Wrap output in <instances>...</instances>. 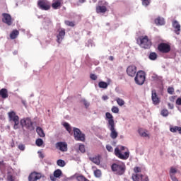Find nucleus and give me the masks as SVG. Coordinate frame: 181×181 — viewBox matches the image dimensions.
Returning a JSON list of instances; mask_svg holds the SVG:
<instances>
[{"label": "nucleus", "instance_id": "2", "mask_svg": "<svg viewBox=\"0 0 181 181\" xmlns=\"http://www.w3.org/2000/svg\"><path fill=\"white\" fill-rule=\"evenodd\" d=\"M111 169L115 175H117V176H122V175L125 173L127 167L124 163H116L112 165Z\"/></svg>", "mask_w": 181, "mask_h": 181}, {"label": "nucleus", "instance_id": "56", "mask_svg": "<svg viewBox=\"0 0 181 181\" xmlns=\"http://www.w3.org/2000/svg\"><path fill=\"white\" fill-rule=\"evenodd\" d=\"M22 104H23V105L26 107V100H22Z\"/></svg>", "mask_w": 181, "mask_h": 181}, {"label": "nucleus", "instance_id": "1", "mask_svg": "<svg viewBox=\"0 0 181 181\" xmlns=\"http://www.w3.org/2000/svg\"><path fill=\"white\" fill-rule=\"evenodd\" d=\"M105 119L107 122V127L109 131H110V138H112V139H117L118 137V132L115 129L114 116L110 112H106Z\"/></svg>", "mask_w": 181, "mask_h": 181}, {"label": "nucleus", "instance_id": "14", "mask_svg": "<svg viewBox=\"0 0 181 181\" xmlns=\"http://www.w3.org/2000/svg\"><path fill=\"white\" fill-rule=\"evenodd\" d=\"M151 100L154 105H158V104L160 103V99L159 98V96H158V93H156V90H153L151 91Z\"/></svg>", "mask_w": 181, "mask_h": 181}, {"label": "nucleus", "instance_id": "54", "mask_svg": "<svg viewBox=\"0 0 181 181\" xmlns=\"http://www.w3.org/2000/svg\"><path fill=\"white\" fill-rule=\"evenodd\" d=\"M108 96L107 95H103L102 97V100H103V101H107V100H108Z\"/></svg>", "mask_w": 181, "mask_h": 181}, {"label": "nucleus", "instance_id": "61", "mask_svg": "<svg viewBox=\"0 0 181 181\" xmlns=\"http://www.w3.org/2000/svg\"><path fill=\"white\" fill-rule=\"evenodd\" d=\"M7 128H8V129H9V128H10V127H9V126H8V127H7Z\"/></svg>", "mask_w": 181, "mask_h": 181}, {"label": "nucleus", "instance_id": "7", "mask_svg": "<svg viewBox=\"0 0 181 181\" xmlns=\"http://www.w3.org/2000/svg\"><path fill=\"white\" fill-rule=\"evenodd\" d=\"M20 124L22 128H26L27 129H30L33 127V122L30 117H24L20 120Z\"/></svg>", "mask_w": 181, "mask_h": 181}, {"label": "nucleus", "instance_id": "47", "mask_svg": "<svg viewBox=\"0 0 181 181\" xmlns=\"http://www.w3.org/2000/svg\"><path fill=\"white\" fill-rule=\"evenodd\" d=\"M106 149L108 152H112L114 151V148H112L111 145H106Z\"/></svg>", "mask_w": 181, "mask_h": 181}, {"label": "nucleus", "instance_id": "28", "mask_svg": "<svg viewBox=\"0 0 181 181\" xmlns=\"http://www.w3.org/2000/svg\"><path fill=\"white\" fill-rule=\"evenodd\" d=\"M36 132L41 138H44V136H45V132H43V129L40 127H37Z\"/></svg>", "mask_w": 181, "mask_h": 181}, {"label": "nucleus", "instance_id": "5", "mask_svg": "<svg viewBox=\"0 0 181 181\" xmlns=\"http://www.w3.org/2000/svg\"><path fill=\"white\" fill-rule=\"evenodd\" d=\"M137 42L141 46V47H143L144 49H149L152 45L151 40H149L146 35L140 37L137 40Z\"/></svg>", "mask_w": 181, "mask_h": 181}, {"label": "nucleus", "instance_id": "62", "mask_svg": "<svg viewBox=\"0 0 181 181\" xmlns=\"http://www.w3.org/2000/svg\"><path fill=\"white\" fill-rule=\"evenodd\" d=\"M14 54H16V52H14Z\"/></svg>", "mask_w": 181, "mask_h": 181}, {"label": "nucleus", "instance_id": "36", "mask_svg": "<svg viewBox=\"0 0 181 181\" xmlns=\"http://www.w3.org/2000/svg\"><path fill=\"white\" fill-rule=\"evenodd\" d=\"M81 103H83L85 108H88L90 107V103H88L86 99H82Z\"/></svg>", "mask_w": 181, "mask_h": 181}, {"label": "nucleus", "instance_id": "40", "mask_svg": "<svg viewBox=\"0 0 181 181\" xmlns=\"http://www.w3.org/2000/svg\"><path fill=\"white\" fill-rule=\"evenodd\" d=\"M94 175L95 176V177H101V170L98 169L95 170Z\"/></svg>", "mask_w": 181, "mask_h": 181}, {"label": "nucleus", "instance_id": "6", "mask_svg": "<svg viewBox=\"0 0 181 181\" xmlns=\"http://www.w3.org/2000/svg\"><path fill=\"white\" fill-rule=\"evenodd\" d=\"M134 81L138 86H142L145 83V72L139 71L134 78Z\"/></svg>", "mask_w": 181, "mask_h": 181}, {"label": "nucleus", "instance_id": "3", "mask_svg": "<svg viewBox=\"0 0 181 181\" xmlns=\"http://www.w3.org/2000/svg\"><path fill=\"white\" fill-rule=\"evenodd\" d=\"M125 149H127V147L124 146H119V147H116L115 148V156L119 158V159H122L123 160H127V159H128V158H129V151H127L124 152L123 154L122 151H125Z\"/></svg>", "mask_w": 181, "mask_h": 181}, {"label": "nucleus", "instance_id": "24", "mask_svg": "<svg viewBox=\"0 0 181 181\" xmlns=\"http://www.w3.org/2000/svg\"><path fill=\"white\" fill-rule=\"evenodd\" d=\"M170 132L175 133L178 132V134H181V127L177 126L170 127Z\"/></svg>", "mask_w": 181, "mask_h": 181}, {"label": "nucleus", "instance_id": "15", "mask_svg": "<svg viewBox=\"0 0 181 181\" xmlns=\"http://www.w3.org/2000/svg\"><path fill=\"white\" fill-rule=\"evenodd\" d=\"M127 74L130 77H134L136 74V66L134 65L129 66L127 69Z\"/></svg>", "mask_w": 181, "mask_h": 181}, {"label": "nucleus", "instance_id": "34", "mask_svg": "<svg viewBox=\"0 0 181 181\" xmlns=\"http://www.w3.org/2000/svg\"><path fill=\"white\" fill-rule=\"evenodd\" d=\"M116 101H117L118 105H119L120 107H122V105H124L125 104V101H124V100H122L119 98H117Z\"/></svg>", "mask_w": 181, "mask_h": 181}, {"label": "nucleus", "instance_id": "35", "mask_svg": "<svg viewBox=\"0 0 181 181\" xmlns=\"http://www.w3.org/2000/svg\"><path fill=\"white\" fill-rule=\"evenodd\" d=\"M149 59L150 60H155L156 59H158V54L155 52H151L149 54Z\"/></svg>", "mask_w": 181, "mask_h": 181}, {"label": "nucleus", "instance_id": "42", "mask_svg": "<svg viewBox=\"0 0 181 181\" xmlns=\"http://www.w3.org/2000/svg\"><path fill=\"white\" fill-rule=\"evenodd\" d=\"M78 148H79V151H80L82 153H84V152H86V147L84 146V145L80 144Z\"/></svg>", "mask_w": 181, "mask_h": 181}, {"label": "nucleus", "instance_id": "45", "mask_svg": "<svg viewBox=\"0 0 181 181\" xmlns=\"http://www.w3.org/2000/svg\"><path fill=\"white\" fill-rule=\"evenodd\" d=\"M134 172L135 173L134 175H138V173H139V172H141V168L135 167L134 168Z\"/></svg>", "mask_w": 181, "mask_h": 181}, {"label": "nucleus", "instance_id": "48", "mask_svg": "<svg viewBox=\"0 0 181 181\" xmlns=\"http://www.w3.org/2000/svg\"><path fill=\"white\" fill-rule=\"evenodd\" d=\"M90 78H91V80L95 81V80H97L98 76H97V75H95V74H90Z\"/></svg>", "mask_w": 181, "mask_h": 181}, {"label": "nucleus", "instance_id": "44", "mask_svg": "<svg viewBox=\"0 0 181 181\" xmlns=\"http://www.w3.org/2000/svg\"><path fill=\"white\" fill-rule=\"evenodd\" d=\"M65 25H66L67 26H74V23H73V21H65Z\"/></svg>", "mask_w": 181, "mask_h": 181}, {"label": "nucleus", "instance_id": "60", "mask_svg": "<svg viewBox=\"0 0 181 181\" xmlns=\"http://www.w3.org/2000/svg\"><path fill=\"white\" fill-rule=\"evenodd\" d=\"M140 155H144V152L141 153Z\"/></svg>", "mask_w": 181, "mask_h": 181}, {"label": "nucleus", "instance_id": "11", "mask_svg": "<svg viewBox=\"0 0 181 181\" xmlns=\"http://www.w3.org/2000/svg\"><path fill=\"white\" fill-rule=\"evenodd\" d=\"M62 175V170L57 169L55 171H54L53 174H51L49 175L50 180L57 181L58 179H60Z\"/></svg>", "mask_w": 181, "mask_h": 181}, {"label": "nucleus", "instance_id": "30", "mask_svg": "<svg viewBox=\"0 0 181 181\" xmlns=\"http://www.w3.org/2000/svg\"><path fill=\"white\" fill-rule=\"evenodd\" d=\"M57 165L60 166V168H64L66 166V161L64 160L59 159L57 161Z\"/></svg>", "mask_w": 181, "mask_h": 181}, {"label": "nucleus", "instance_id": "9", "mask_svg": "<svg viewBox=\"0 0 181 181\" xmlns=\"http://www.w3.org/2000/svg\"><path fill=\"white\" fill-rule=\"evenodd\" d=\"M37 5L42 11H49L50 9V2L47 0H39Z\"/></svg>", "mask_w": 181, "mask_h": 181}, {"label": "nucleus", "instance_id": "57", "mask_svg": "<svg viewBox=\"0 0 181 181\" xmlns=\"http://www.w3.org/2000/svg\"><path fill=\"white\" fill-rule=\"evenodd\" d=\"M109 59L111 60V62H112V60H114V57L110 56V57H109Z\"/></svg>", "mask_w": 181, "mask_h": 181}, {"label": "nucleus", "instance_id": "25", "mask_svg": "<svg viewBox=\"0 0 181 181\" xmlns=\"http://www.w3.org/2000/svg\"><path fill=\"white\" fill-rule=\"evenodd\" d=\"M90 160L93 162L95 165H100V156H95L94 157H90Z\"/></svg>", "mask_w": 181, "mask_h": 181}, {"label": "nucleus", "instance_id": "16", "mask_svg": "<svg viewBox=\"0 0 181 181\" xmlns=\"http://www.w3.org/2000/svg\"><path fill=\"white\" fill-rule=\"evenodd\" d=\"M42 178V174L39 173H32L29 177H28V180L29 181H37Z\"/></svg>", "mask_w": 181, "mask_h": 181}, {"label": "nucleus", "instance_id": "22", "mask_svg": "<svg viewBox=\"0 0 181 181\" xmlns=\"http://www.w3.org/2000/svg\"><path fill=\"white\" fill-rule=\"evenodd\" d=\"M155 23L158 26H162L165 25V19L163 18L158 17L155 20Z\"/></svg>", "mask_w": 181, "mask_h": 181}, {"label": "nucleus", "instance_id": "53", "mask_svg": "<svg viewBox=\"0 0 181 181\" xmlns=\"http://www.w3.org/2000/svg\"><path fill=\"white\" fill-rule=\"evenodd\" d=\"M141 181H149V178L147 176H144Z\"/></svg>", "mask_w": 181, "mask_h": 181}, {"label": "nucleus", "instance_id": "26", "mask_svg": "<svg viewBox=\"0 0 181 181\" xmlns=\"http://www.w3.org/2000/svg\"><path fill=\"white\" fill-rule=\"evenodd\" d=\"M19 36V31L18 30H13L10 34L11 39H16Z\"/></svg>", "mask_w": 181, "mask_h": 181}, {"label": "nucleus", "instance_id": "12", "mask_svg": "<svg viewBox=\"0 0 181 181\" xmlns=\"http://www.w3.org/2000/svg\"><path fill=\"white\" fill-rule=\"evenodd\" d=\"M158 50L161 53H169L170 52V45L166 43H161L158 45Z\"/></svg>", "mask_w": 181, "mask_h": 181}, {"label": "nucleus", "instance_id": "46", "mask_svg": "<svg viewBox=\"0 0 181 181\" xmlns=\"http://www.w3.org/2000/svg\"><path fill=\"white\" fill-rule=\"evenodd\" d=\"M168 94H173V93H175V88H172V87H169L168 88Z\"/></svg>", "mask_w": 181, "mask_h": 181}, {"label": "nucleus", "instance_id": "19", "mask_svg": "<svg viewBox=\"0 0 181 181\" xmlns=\"http://www.w3.org/2000/svg\"><path fill=\"white\" fill-rule=\"evenodd\" d=\"M52 6L53 9H59L62 6V0H53Z\"/></svg>", "mask_w": 181, "mask_h": 181}, {"label": "nucleus", "instance_id": "59", "mask_svg": "<svg viewBox=\"0 0 181 181\" xmlns=\"http://www.w3.org/2000/svg\"><path fill=\"white\" fill-rule=\"evenodd\" d=\"M4 163V161H0V165H2Z\"/></svg>", "mask_w": 181, "mask_h": 181}, {"label": "nucleus", "instance_id": "8", "mask_svg": "<svg viewBox=\"0 0 181 181\" xmlns=\"http://www.w3.org/2000/svg\"><path fill=\"white\" fill-rule=\"evenodd\" d=\"M74 136L76 141H81L84 142L86 141V135L81 133V131L78 128H74Z\"/></svg>", "mask_w": 181, "mask_h": 181}, {"label": "nucleus", "instance_id": "58", "mask_svg": "<svg viewBox=\"0 0 181 181\" xmlns=\"http://www.w3.org/2000/svg\"><path fill=\"white\" fill-rule=\"evenodd\" d=\"M81 4H84L86 2V0H78Z\"/></svg>", "mask_w": 181, "mask_h": 181}, {"label": "nucleus", "instance_id": "29", "mask_svg": "<svg viewBox=\"0 0 181 181\" xmlns=\"http://www.w3.org/2000/svg\"><path fill=\"white\" fill-rule=\"evenodd\" d=\"M98 86L100 88H104V89L108 88V83L105 81L99 82Z\"/></svg>", "mask_w": 181, "mask_h": 181}, {"label": "nucleus", "instance_id": "51", "mask_svg": "<svg viewBox=\"0 0 181 181\" xmlns=\"http://www.w3.org/2000/svg\"><path fill=\"white\" fill-rule=\"evenodd\" d=\"M38 154L41 159H43V158H45V155L43 154V153H42V151H38Z\"/></svg>", "mask_w": 181, "mask_h": 181}, {"label": "nucleus", "instance_id": "27", "mask_svg": "<svg viewBox=\"0 0 181 181\" xmlns=\"http://www.w3.org/2000/svg\"><path fill=\"white\" fill-rule=\"evenodd\" d=\"M138 132L141 136H143V138H149V134H148L145 130L139 129Z\"/></svg>", "mask_w": 181, "mask_h": 181}, {"label": "nucleus", "instance_id": "33", "mask_svg": "<svg viewBox=\"0 0 181 181\" xmlns=\"http://www.w3.org/2000/svg\"><path fill=\"white\" fill-rule=\"evenodd\" d=\"M177 173V170L176 168L171 167L170 169V176H175V174Z\"/></svg>", "mask_w": 181, "mask_h": 181}, {"label": "nucleus", "instance_id": "52", "mask_svg": "<svg viewBox=\"0 0 181 181\" xmlns=\"http://www.w3.org/2000/svg\"><path fill=\"white\" fill-rule=\"evenodd\" d=\"M168 105L170 110H173V108L175 107V106L172 103H168Z\"/></svg>", "mask_w": 181, "mask_h": 181}, {"label": "nucleus", "instance_id": "32", "mask_svg": "<svg viewBox=\"0 0 181 181\" xmlns=\"http://www.w3.org/2000/svg\"><path fill=\"white\" fill-rule=\"evenodd\" d=\"M63 126L64 128H66V131L69 132V134L71 133V127H70V124L67 122H64Z\"/></svg>", "mask_w": 181, "mask_h": 181}, {"label": "nucleus", "instance_id": "10", "mask_svg": "<svg viewBox=\"0 0 181 181\" xmlns=\"http://www.w3.org/2000/svg\"><path fill=\"white\" fill-rule=\"evenodd\" d=\"M56 149H59L61 152H67V143L60 141L55 144Z\"/></svg>", "mask_w": 181, "mask_h": 181}, {"label": "nucleus", "instance_id": "38", "mask_svg": "<svg viewBox=\"0 0 181 181\" xmlns=\"http://www.w3.org/2000/svg\"><path fill=\"white\" fill-rule=\"evenodd\" d=\"M37 146H42L43 145V139H37L35 141Z\"/></svg>", "mask_w": 181, "mask_h": 181}, {"label": "nucleus", "instance_id": "37", "mask_svg": "<svg viewBox=\"0 0 181 181\" xmlns=\"http://www.w3.org/2000/svg\"><path fill=\"white\" fill-rule=\"evenodd\" d=\"M111 111L114 114H118L119 112V109L118 108V107L113 106L111 109Z\"/></svg>", "mask_w": 181, "mask_h": 181}, {"label": "nucleus", "instance_id": "20", "mask_svg": "<svg viewBox=\"0 0 181 181\" xmlns=\"http://www.w3.org/2000/svg\"><path fill=\"white\" fill-rule=\"evenodd\" d=\"M97 13H105L107 12V7L105 6H98L96 7Z\"/></svg>", "mask_w": 181, "mask_h": 181}, {"label": "nucleus", "instance_id": "43", "mask_svg": "<svg viewBox=\"0 0 181 181\" xmlns=\"http://www.w3.org/2000/svg\"><path fill=\"white\" fill-rule=\"evenodd\" d=\"M7 180L8 181H14L15 180V177L12 176V175H11V174H8Z\"/></svg>", "mask_w": 181, "mask_h": 181}, {"label": "nucleus", "instance_id": "23", "mask_svg": "<svg viewBox=\"0 0 181 181\" xmlns=\"http://www.w3.org/2000/svg\"><path fill=\"white\" fill-rule=\"evenodd\" d=\"M0 95L1 98H8V90L6 88H2L0 90Z\"/></svg>", "mask_w": 181, "mask_h": 181}, {"label": "nucleus", "instance_id": "18", "mask_svg": "<svg viewBox=\"0 0 181 181\" xmlns=\"http://www.w3.org/2000/svg\"><path fill=\"white\" fill-rule=\"evenodd\" d=\"M173 28H174L176 35H179V32H180V24H179V22H177V21H175L173 22Z\"/></svg>", "mask_w": 181, "mask_h": 181}, {"label": "nucleus", "instance_id": "31", "mask_svg": "<svg viewBox=\"0 0 181 181\" xmlns=\"http://www.w3.org/2000/svg\"><path fill=\"white\" fill-rule=\"evenodd\" d=\"M42 25L45 29H47L49 26L52 25V22L49 20V18H47L46 21L42 23Z\"/></svg>", "mask_w": 181, "mask_h": 181}, {"label": "nucleus", "instance_id": "39", "mask_svg": "<svg viewBox=\"0 0 181 181\" xmlns=\"http://www.w3.org/2000/svg\"><path fill=\"white\" fill-rule=\"evenodd\" d=\"M161 115L163 117H168L169 115V111L168 110L164 109L161 111Z\"/></svg>", "mask_w": 181, "mask_h": 181}, {"label": "nucleus", "instance_id": "21", "mask_svg": "<svg viewBox=\"0 0 181 181\" xmlns=\"http://www.w3.org/2000/svg\"><path fill=\"white\" fill-rule=\"evenodd\" d=\"M132 179L133 181H140L144 179V176L142 174H133L132 176Z\"/></svg>", "mask_w": 181, "mask_h": 181}, {"label": "nucleus", "instance_id": "50", "mask_svg": "<svg viewBox=\"0 0 181 181\" xmlns=\"http://www.w3.org/2000/svg\"><path fill=\"white\" fill-rule=\"evenodd\" d=\"M177 105H181V98H178L176 100Z\"/></svg>", "mask_w": 181, "mask_h": 181}, {"label": "nucleus", "instance_id": "49", "mask_svg": "<svg viewBox=\"0 0 181 181\" xmlns=\"http://www.w3.org/2000/svg\"><path fill=\"white\" fill-rule=\"evenodd\" d=\"M18 149H20V151H25V145L23 144L18 145Z\"/></svg>", "mask_w": 181, "mask_h": 181}, {"label": "nucleus", "instance_id": "13", "mask_svg": "<svg viewBox=\"0 0 181 181\" xmlns=\"http://www.w3.org/2000/svg\"><path fill=\"white\" fill-rule=\"evenodd\" d=\"M2 16H3L2 21L4 22V23H6V25H8V26H11V25H12L13 22L12 21V17L6 13H4L2 14Z\"/></svg>", "mask_w": 181, "mask_h": 181}, {"label": "nucleus", "instance_id": "55", "mask_svg": "<svg viewBox=\"0 0 181 181\" xmlns=\"http://www.w3.org/2000/svg\"><path fill=\"white\" fill-rule=\"evenodd\" d=\"M171 177V180H173V181H179L178 180H177V178H176V177H175V175L174 176H172V177Z\"/></svg>", "mask_w": 181, "mask_h": 181}, {"label": "nucleus", "instance_id": "4", "mask_svg": "<svg viewBox=\"0 0 181 181\" xmlns=\"http://www.w3.org/2000/svg\"><path fill=\"white\" fill-rule=\"evenodd\" d=\"M8 119L10 122H13V129H19V124L21 122L19 121V116L16 115V112L14 111L8 112Z\"/></svg>", "mask_w": 181, "mask_h": 181}, {"label": "nucleus", "instance_id": "17", "mask_svg": "<svg viewBox=\"0 0 181 181\" xmlns=\"http://www.w3.org/2000/svg\"><path fill=\"white\" fill-rule=\"evenodd\" d=\"M64 36H66V30L61 29L59 31V34L57 35V41L58 43H62L63 40L64 39Z\"/></svg>", "mask_w": 181, "mask_h": 181}, {"label": "nucleus", "instance_id": "41", "mask_svg": "<svg viewBox=\"0 0 181 181\" xmlns=\"http://www.w3.org/2000/svg\"><path fill=\"white\" fill-rule=\"evenodd\" d=\"M144 6H148L151 4V0H141Z\"/></svg>", "mask_w": 181, "mask_h": 181}]
</instances>
